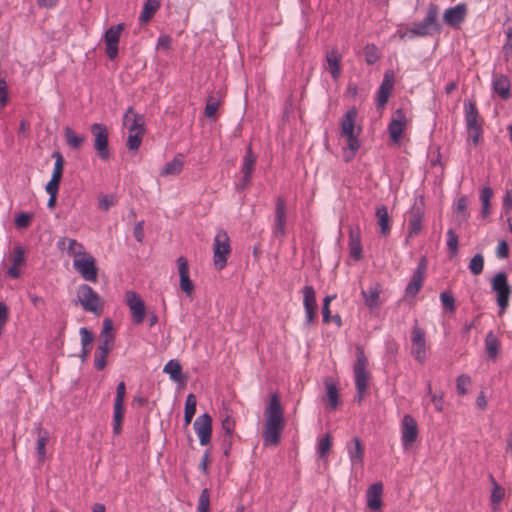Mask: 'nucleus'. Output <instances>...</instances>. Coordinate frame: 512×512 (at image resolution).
Returning <instances> with one entry per match:
<instances>
[{
  "mask_svg": "<svg viewBox=\"0 0 512 512\" xmlns=\"http://www.w3.org/2000/svg\"><path fill=\"white\" fill-rule=\"evenodd\" d=\"M264 416L263 445L265 447H276L280 443L285 427L284 410L277 394L271 395L269 404L265 408Z\"/></svg>",
  "mask_w": 512,
  "mask_h": 512,
  "instance_id": "1",
  "label": "nucleus"
},
{
  "mask_svg": "<svg viewBox=\"0 0 512 512\" xmlns=\"http://www.w3.org/2000/svg\"><path fill=\"white\" fill-rule=\"evenodd\" d=\"M357 116V109L353 107L349 109L340 120L341 135L346 138L348 148L351 152V155L346 157V161H349L355 156L361 145L359 140L361 128H356L355 126Z\"/></svg>",
  "mask_w": 512,
  "mask_h": 512,
  "instance_id": "2",
  "label": "nucleus"
},
{
  "mask_svg": "<svg viewBox=\"0 0 512 512\" xmlns=\"http://www.w3.org/2000/svg\"><path fill=\"white\" fill-rule=\"evenodd\" d=\"M439 7L435 3H430L427 8V14L424 19L413 24V26L406 32L410 38L413 37H424L439 33L441 31V25L438 21Z\"/></svg>",
  "mask_w": 512,
  "mask_h": 512,
  "instance_id": "3",
  "label": "nucleus"
},
{
  "mask_svg": "<svg viewBox=\"0 0 512 512\" xmlns=\"http://www.w3.org/2000/svg\"><path fill=\"white\" fill-rule=\"evenodd\" d=\"M368 360L362 346H356V361L353 366L355 378V388L357 391V401L362 402L367 393L370 374L367 371Z\"/></svg>",
  "mask_w": 512,
  "mask_h": 512,
  "instance_id": "4",
  "label": "nucleus"
},
{
  "mask_svg": "<svg viewBox=\"0 0 512 512\" xmlns=\"http://www.w3.org/2000/svg\"><path fill=\"white\" fill-rule=\"evenodd\" d=\"M77 301L82 308L99 316L103 312L104 303L99 294L87 284L79 285L77 289Z\"/></svg>",
  "mask_w": 512,
  "mask_h": 512,
  "instance_id": "5",
  "label": "nucleus"
},
{
  "mask_svg": "<svg viewBox=\"0 0 512 512\" xmlns=\"http://www.w3.org/2000/svg\"><path fill=\"white\" fill-rule=\"evenodd\" d=\"M231 253L230 239L226 231L219 230L214 238L213 262L217 270H222L227 264Z\"/></svg>",
  "mask_w": 512,
  "mask_h": 512,
  "instance_id": "6",
  "label": "nucleus"
},
{
  "mask_svg": "<svg viewBox=\"0 0 512 512\" xmlns=\"http://www.w3.org/2000/svg\"><path fill=\"white\" fill-rule=\"evenodd\" d=\"M90 132L94 137L93 146L101 160H108L111 156L109 149V133L106 125L94 123L90 126Z\"/></svg>",
  "mask_w": 512,
  "mask_h": 512,
  "instance_id": "7",
  "label": "nucleus"
},
{
  "mask_svg": "<svg viewBox=\"0 0 512 512\" xmlns=\"http://www.w3.org/2000/svg\"><path fill=\"white\" fill-rule=\"evenodd\" d=\"M425 214V203L423 197L415 200L408 212V238L417 236L422 230V221Z\"/></svg>",
  "mask_w": 512,
  "mask_h": 512,
  "instance_id": "8",
  "label": "nucleus"
},
{
  "mask_svg": "<svg viewBox=\"0 0 512 512\" xmlns=\"http://www.w3.org/2000/svg\"><path fill=\"white\" fill-rule=\"evenodd\" d=\"M411 355L421 364L427 358L425 331L418 326L417 321H415L411 330Z\"/></svg>",
  "mask_w": 512,
  "mask_h": 512,
  "instance_id": "9",
  "label": "nucleus"
},
{
  "mask_svg": "<svg viewBox=\"0 0 512 512\" xmlns=\"http://www.w3.org/2000/svg\"><path fill=\"white\" fill-rule=\"evenodd\" d=\"M126 395V385L123 381L119 382L116 387V396L113 407V433L118 435L122 430V423L124 419V401Z\"/></svg>",
  "mask_w": 512,
  "mask_h": 512,
  "instance_id": "10",
  "label": "nucleus"
},
{
  "mask_svg": "<svg viewBox=\"0 0 512 512\" xmlns=\"http://www.w3.org/2000/svg\"><path fill=\"white\" fill-rule=\"evenodd\" d=\"M73 267L84 280L91 282L97 281L98 268L96 266V260L91 254L88 253L80 258H74Z\"/></svg>",
  "mask_w": 512,
  "mask_h": 512,
  "instance_id": "11",
  "label": "nucleus"
},
{
  "mask_svg": "<svg viewBox=\"0 0 512 512\" xmlns=\"http://www.w3.org/2000/svg\"><path fill=\"white\" fill-rule=\"evenodd\" d=\"M418 425L410 414H405L401 422V442L404 449L410 448L418 438Z\"/></svg>",
  "mask_w": 512,
  "mask_h": 512,
  "instance_id": "12",
  "label": "nucleus"
},
{
  "mask_svg": "<svg viewBox=\"0 0 512 512\" xmlns=\"http://www.w3.org/2000/svg\"><path fill=\"white\" fill-rule=\"evenodd\" d=\"M123 30L124 23H119L108 28L104 34L105 52L110 60L115 59L118 55V45Z\"/></svg>",
  "mask_w": 512,
  "mask_h": 512,
  "instance_id": "13",
  "label": "nucleus"
},
{
  "mask_svg": "<svg viewBox=\"0 0 512 512\" xmlns=\"http://www.w3.org/2000/svg\"><path fill=\"white\" fill-rule=\"evenodd\" d=\"M427 270V260L422 257L417 265L416 270L413 272L410 282L405 288L406 296L415 297L424 284L425 274Z\"/></svg>",
  "mask_w": 512,
  "mask_h": 512,
  "instance_id": "14",
  "label": "nucleus"
},
{
  "mask_svg": "<svg viewBox=\"0 0 512 512\" xmlns=\"http://www.w3.org/2000/svg\"><path fill=\"white\" fill-rule=\"evenodd\" d=\"M195 433L199 437L202 446H206L211 441L212 435V418L208 413H204L196 418L193 423Z\"/></svg>",
  "mask_w": 512,
  "mask_h": 512,
  "instance_id": "15",
  "label": "nucleus"
},
{
  "mask_svg": "<svg viewBox=\"0 0 512 512\" xmlns=\"http://www.w3.org/2000/svg\"><path fill=\"white\" fill-rule=\"evenodd\" d=\"M406 124H407V119H406L405 113L403 112L402 109H397L394 112V114L388 124L389 137L393 143L400 142V140L402 138L403 131L406 127Z\"/></svg>",
  "mask_w": 512,
  "mask_h": 512,
  "instance_id": "16",
  "label": "nucleus"
},
{
  "mask_svg": "<svg viewBox=\"0 0 512 512\" xmlns=\"http://www.w3.org/2000/svg\"><path fill=\"white\" fill-rule=\"evenodd\" d=\"M126 303L130 309L133 322L141 324L145 317L146 307L144 301L134 291L126 292Z\"/></svg>",
  "mask_w": 512,
  "mask_h": 512,
  "instance_id": "17",
  "label": "nucleus"
},
{
  "mask_svg": "<svg viewBox=\"0 0 512 512\" xmlns=\"http://www.w3.org/2000/svg\"><path fill=\"white\" fill-rule=\"evenodd\" d=\"M303 305L305 309V323L311 325L317 315V303L315 290L311 285H306L302 289Z\"/></svg>",
  "mask_w": 512,
  "mask_h": 512,
  "instance_id": "18",
  "label": "nucleus"
},
{
  "mask_svg": "<svg viewBox=\"0 0 512 512\" xmlns=\"http://www.w3.org/2000/svg\"><path fill=\"white\" fill-rule=\"evenodd\" d=\"M287 210L286 201L278 197L275 202L274 236L283 237L286 234Z\"/></svg>",
  "mask_w": 512,
  "mask_h": 512,
  "instance_id": "19",
  "label": "nucleus"
},
{
  "mask_svg": "<svg viewBox=\"0 0 512 512\" xmlns=\"http://www.w3.org/2000/svg\"><path fill=\"white\" fill-rule=\"evenodd\" d=\"M466 15V4L459 3L456 6L445 10L443 14V21L452 28H459V26L464 22Z\"/></svg>",
  "mask_w": 512,
  "mask_h": 512,
  "instance_id": "20",
  "label": "nucleus"
},
{
  "mask_svg": "<svg viewBox=\"0 0 512 512\" xmlns=\"http://www.w3.org/2000/svg\"><path fill=\"white\" fill-rule=\"evenodd\" d=\"M257 156L253 153L251 146H249L246 150V153L243 157V163L241 167L242 179H241V187L246 188L250 185L253 172L255 170Z\"/></svg>",
  "mask_w": 512,
  "mask_h": 512,
  "instance_id": "21",
  "label": "nucleus"
},
{
  "mask_svg": "<svg viewBox=\"0 0 512 512\" xmlns=\"http://www.w3.org/2000/svg\"><path fill=\"white\" fill-rule=\"evenodd\" d=\"M177 264L180 276V288L187 296H190L194 290V284L189 277L188 261L185 257L180 256L177 259Z\"/></svg>",
  "mask_w": 512,
  "mask_h": 512,
  "instance_id": "22",
  "label": "nucleus"
},
{
  "mask_svg": "<svg viewBox=\"0 0 512 512\" xmlns=\"http://www.w3.org/2000/svg\"><path fill=\"white\" fill-rule=\"evenodd\" d=\"M123 124L128 128L129 132L144 133V117L134 111L133 107H128L124 116Z\"/></svg>",
  "mask_w": 512,
  "mask_h": 512,
  "instance_id": "23",
  "label": "nucleus"
},
{
  "mask_svg": "<svg viewBox=\"0 0 512 512\" xmlns=\"http://www.w3.org/2000/svg\"><path fill=\"white\" fill-rule=\"evenodd\" d=\"M383 485L381 482L372 484L367 490V506L373 510H380L382 507Z\"/></svg>",
  "mask_w": 512,
  "mask_h": 512,
  "instance_id": "24",
  "label": "nucleus"
},
{
  "mask_svg": "<svg viewBox=\"0 0 512 512\" xmlns=\"http://www.w3.org/2000/svg\"><path fill=\"white\" fill-rule=\"evenodd\" d=\"M464 112H465L466 129L482 126V124L480 122V115H479L478 109H477L474 101L465 100Z\"/></svg>",
  "mask_w": 512,
  "mask_h": 512,
  "instance_id": "25",
  "label": "nucleus"
},
{
  "mask_svg": "<svg viewBox=\"0 0 512 512\" xmlns=\"http://www.w3.org/2000/svg\"><path fill=\"white\" fill-rule=\"evenodd\" d=\"M349 248L350 255L355 260L362 257L361 231L358 226L349 229Z\"/></svg>",
  "mask_w": 512,
  "mask_h": 512,
  "instance_id": "26",
  "label": "nucleus"
},
{
  "mask_svg": "<svg viewBox=\"0 0 512 512\" xmlns=\"http://www.w3.org/2000/svg\"><path fill=\"white\" fill-rule=\"evenodd\" d=\"M341 59L342 55L339 53L337 48H332L326 52L328 70L334 80L338 79L341 74Z\"/></svg>",
  "mask_w": 512,
  "mask_h": 512,
  "instance_id": "27",
  "label": "nucleus"
},
{
  "mask_svg": "<svg viewBox=\"0 0 512 512\" xmlns=\"http://www.w3.org/2000/svg\"><path fill=\"white\" fill-rule=\"evenodd\" d=\"M492 87L493 91L498 94V96L503 99L507 100L510 98V81L509 79L500 74V75H494L493 81H492Z\"/></svg>",
  "mask_w": 512,
  "mask_h": 512,
  "instance_id": "28",
  "label": "nucleus"
},
{
  "mask_svg": "<svg viewBox=\"0 0 512 512\" xmlns=\"http://www.w3.org/2000/svg\"><path fill=\"white\" fill-rule=\"evenodd\" d=\"M66 243H68L66 249L70 256L80 258L84 256V254H87L84 246L75 239H68L64 237L58 241L57 245L59 248H64Z\"/></svg>",
  "mask_w": 512,
  "mask_h": 512,
  "instance_id": "29",
  "label": "nucleus"
},
{
  "mask_svg": "<svg viewBox=\"0 0 512 512\" xmlns=\"http://www.w3.org/2000/svg\"><path fill=\"white\" fill-rule=\"evenodd\" d=\"M375 216L377 218V224L380 227V233L383 236H387L391 231L390 217L388 214L387 207L384 205L379 206L376 209Z\"/></svg>",
  "mask_w": 512,
  "mask_h": 512,
  "instance_id": "30",
  "label": "nucleus"
},
{
  "mask_svg": "<svg viewBox=\"0 0 512 512\" xmlns=\"http://www.w3.org/2000/svg\"><path fill=\"white\" fill-rule=\"evenodd\" d=\"M381 286L378 283L371 285L368 290H362V296L365 305L369 308H374L379 304Z\"/></svg>",
  "mask_w": 512,
  "mask_h": 512,
  "instance_id": "31",
  "label": "nucleus"
},
{
  "mask_svg": "<svg viewBox=\"0 0 512 512\" xmlns=\"http://www.w3.org/2000/svg\"><path fill=\"white\" fill-rule=\"evenodd\" d=\"M353 447L348 448L349 458L352 466L363 464L364 449L359 438L355 437L352 440Z\"/></svg>",
  "mask_w": 512,
  "mask_h": 512,
  "instance_id": "32",
  "label": "nucleus"
},
{
  "mask_svg": "<svg viewBox=\"0 0 512 512\" xmlns=\"http://www.w3.org/2000/svg\"><path fill=\"white\" fill-rule=\"evenodd\" d=\"M182 155L179 154L170 162H168L160 172L161 176H176L183 169Z\"/></svg>",
  "mask_w": 512,
  "mask_h": 512,
  "instance_id": "33",
  "label": "nucleus"
},
{
  "mask_svg": "<svg viewBox=\"0 0 512 512\" xmlns=\"http://www.w3.org/2000/svg\"><path fill=\"white\" fill-rule=\"evenodd\" d=\"M326 397L331 410H335L339 405V392L336 384L331 380L325 381Z\"/></svg>",
  "mask_w": 512,
  "mask_h": 512,
  "instance_id": "34",
  "label": "nucleus"
},
{
  "mask_svg": "<svg viewBox=\"0 0 512 512\" xmlns=\"http://www.w3.org/2000/svg\"><path fill=\"white\" fill-rule=\"evenodd\" d=\"M37 431H38V439L36 442V452H37L38 460L40 462H43L46 457L45 447L49 440V433L45 430H42V428L40 426L37 427Z\"/></svg>",
  "mask_w": 512,
  "mask_h": 512,
  "instance_id": "35",
  "label": "nucleus"
},
{
  "mask_svg": "<svg viewBox=\"0 0 512 512\" xmlns=\"http://www.w3.org/2000/svg\"><path fill=\"white\" fill-rule=\"evenodd\" d=\"M160 7V0H146L139 17L140 22L147 23Z\"/></svg>",
  "mask_w": 512,
  "mask_h": 512,
  "instance_id": "36",
  "label": "nucleus"
},
{
  "mask_svg": "<svg viewBox=\"0 0 512 512\" xmlns=\"http://www.w3.org/2000/svg\"><path fill=\"white\" fill-rule=\"evenodd\" d=\"M64 136L67 145L74 150L80 149L85 141L83 136L77 135L74 130L68 126L64 130Z\"/></svg>",
  "mask_w": 512,
  "mask_h": 512,
  "instance_id": "37",
  "label": "nucleus"
},
{
  "mask_svg": "<svg viewBox=\"0 0 512 512\" xmlns=\"http://www.w3.org/2000/svg\"><path fill=\"white\" fill-rule=\"evenodd\" d=\"M499 348L500 342L496 335L492 331L488 332L485 337V349L489 358L494 359L499 352Z\"/></svg>",
  "mask_w": 512,
  "mask_h": 512,
  "instance_id": "38",
  "label": "nucleus"
},
{
  "mask_svg": "<svg viewBox=\"0 0 512 512\" xmlns=\"http://www.w3.org/2000/svg\"><path fill=\"white\" fill-rule=\"evenodd\" d=\"M163 372L169 374L171 380L180 382L182 380V367L178 360L172 359L166 363Z\"/></svg>",
  "mask_w": 512,
  "mask_h": 512,
  "instance_id": "39",
  "label": "nucleus"
},
{
  "mask_svg": "<svg viewBox=\"0 0 512 512\" xmlns=\"http://www.w3.org/2000/svg\"><path fill=\"white\" fill-rule=\"evenodd\" d=\"M196 405H197L196 396L192 393L188 394V396L186 397L185 408H184V423L186 426L191 423L192 418L196 413Z\"/></svg>",
  "mask_w": 512,
  "mask_h": 512,
  "instance_id": "40",
  "label": "nucleus"
},
{
  "mask_svg": "<svg viewBox=\"0 0 512 512\" xmlns=\"http://www.w3.org/2000/svg\"><path fill=\"white\" fill-rule=\"evenodd\" d=\"M470 214L467 209V198L462 196L458 199L456 204V221L458 225H461L462 222H466L469 218Z\"/></svg>",
  "mask_w": 512,
  "mask_h": 512,
  "instance_id": "41",
  "label": "nucleus"
},
{
  "mask_svg": "<svg viewBox=\"0 0 512 512\" xmlns=\"http://www.w3.org/2000/svg\"><path fill=\"white\" fill-rule=\"evenodd\" d=\"M490 478V481L492 483V486H493V489H492V492H491V503L493 505H498L504 498L505 496V490L502 486H500L495 478L493 477V475H490L489 476Z\"/></svg>",
  "mask_w": 512,
  "mask_h": 512,
  "instance_id": "42",
  "label": "nucleus"
},
{
  "mask_svg": "<svg viewBox=\"0 0 512 512\" xmlns=\"http://www.w3.org/2000/svg\"><path fill=\"white\" fill-rule=\"evenodd\" d=\"M446 244H447L450 255L456 256L458 254L459 238L453 229H449L447 231Z\"/></svg>",
  "mask_w": 512,
  "mask_h": 512,
  "instance_id": "43",
  "label": "nucleus"
},
{
  "mask_svg": "<svg viewBox=\"0 0 512 512\" xmlns=\"http://www.w3.org/2000/svg\"><path fill=\"white\" fill-rule=\"evenodd\" d=\"M492 289L497 292L509 288L510 285L507 281V275L504 272H498L492 279Z\"/></svg>",
  "mask_w": 512,
  "mask_h": 512,
  "instance_id": "44",
  "label": "nucleus"
},
{
  "mask_svg": "<svg viewBox=\"0 0 512 512\" xmlns=\"http://www.w3.org/2000/svg\"><path fill=\"white\" fill-rule=\"evenodd\" d=\"M484 268V257L482 254L474 255L469 263V270L473 275H479Z\"/></svg>",
  "mask_w": 512,
  "mask_h": 512,
  "instance_id": "45",
  "label": "nucleus"
},
{
  "mask_svg": "<svg viewBox=\"0 0 512 512\" xmlns=\"http://www.w3.org/2000/svg\"><path fill=\"white\" fill-rule=\"evenodd\" d=\"M100 340L114 343L113 322L109 318H106L103 321V328L100 333Z\"/></svg>",
  "mask_w": 512,
  "mask_h": 512,
  "instance_id": "46",
  "label": "nucleus"
},
{
  "mask_svg": "<svg viewBox=\"0 0 512 512\" xmlns=\"http://www.w3.org/2000/svg\"><path fill=\"white\" fill-rule=\"evenodd\" d=\"M365 61L368 65H373L379 59L378 49L374 44H367L364 48Z\"/></svg>",
  "mask_w": 512,
  "mask_h": 512,
  "instance_id": "47",
  "label": "nucleus"
},
{
  "mask_svg": "<svg viewBox=\"0 0 512 512\" xmlns=\"http://www.w3.org/2000/svg\"><path fill=\"white\" fill-rule=\"evenodd\" d=\"M55 158L54 169L52 173V177L57 179H62L63 168H64V158L60 152H54L52 155Z\"/></svg>",
  "mask_w": 512,
  "mask_h": 512,
  "instance_id": "48",
  "label": "nucleus"
},
{
  "mask_svg": "<svg viewBox=\"0 0 512 512\" xmlns=\"http://www.w3.org/2000/svg\"><path fill=\"white\" fill-rule=\"evenodd\" d=\"M33 219V214L28 212H21L15 217V225L18 229H27Z\"/></svg>",
  "mask_w": 512,
  "mask_h": 512,
  "instance_id": "49",
  "label": "nucleus"
},
{
  "mask_svg": "<svg viewBox=\"0 0 512 512\" xmlns=\"http://www.w3.org/2000/svg\"><path fill=\"white\" fill-rule=\"evenodd\" d=\"M144 133H139V132H129V136H128V139H127V148L130 150V151H136L138 150V148L140 147L141 143H142V137H143Z\"/></svg>",
  "mask_w": 512,
  "mask_h": 512,
  "instance_id": "50",
  "label": "nucleus"
},
{
  "mask_svg": "<svg viewBox=\"0 0 512 512\" xmlns=\"http://www.w3.org/2000/svg\"><path fill=\"white\" fill-rule=\"evenodd\" d=\"M511 292H512L511 287L506 288L504 290H499L496 292L497 304H498L499 308L501 309V311H504L508 307Z\"/></svg>",
  "mask_w": 512,
  "mask_h": 512,
  "instance_id": "51",
  "label": "nucleus"
},
{
  "mask_svg": "<svg viewBox=\"0 0 512 512\" xmlns=\"http://www.w3.org/2000/svg\"><path fill=\"white\" fill-rule=\"evenodd\" d=\"M210 493L207 488L203 489L198 500L197 512H209Z\"/></svg>",
  "mask_w": 512,
  "mask_h": 512,
  "instance_id": "52",
  "label": "nucleus"
},
{
  "mask_svg": "<svg viewBox=\"0 0 512 512\" xmlns=\"http://www.w3.org/2000/svg\"><path fill=\"white\" fill-rule=\"evenodd\" d=\"M331 437L329 434L325 435V437H323L319 443H318V448H317V452H318V455L320 458H324L328 455V453L330 452L331 450Z\"/></svg>",
  "mask_w": 512,
  "mask_h": 512,
  "instance_id": "53",
  "label": "nucleus"
},
{
  "mask_svg": "<svg viewBox=\"0 0 512 512\" xmlns=\"http://www.w3.org/2000/svg\"><path fill=\"white\" fill-rule=\"evenodd\" d=\"M220 102L214 96H209L205 106V115L208 118H213L219 108Z\"/></svg>",
  "mask_w": 512,
  "mask_h": 512,
  "instance_id": "54",
  "label": "nucleus"
},
{
  "mask_svg": "<svg viewBox=\"0 0 512 512\" xmlns=\"http://www.w3.org/2000/svg\"><path fill=\"white\" fill-rule=\"evenodd\" d=\"M456 388H457V392L460 394V395H465L467 394L468 392V387L470 386L471 384V378L466 375V374H462L460 375L457 380H456Z\"/></svg>",
  "mask_w": 512,
  "mask_h": 512,
  "instance_id": "55",
  "label": "nucleus"
},
{
  "mask_svg": "<svg viewBox=\"0 0 512 512\" xmlns=\"http://www.w3.org/2000/svg\"><path fill=\"white\" fill-rule=\"evenodd\" d=\"M108 352H105V350H97L94 354V366L97 370L101 371L106 367V358L108 356Z\"/></svg>",
  "mask_w": 512,
  "mask_h": 512,
  "instance_id": "56",
  "label": "nucleus"
},
{
  "mask_svg": "<svg viewBox=\"0 0 512 512\" xmlns=\"http://www.w3.org/2000/svg\"><path fill=\"white\" fill-rule=\"evenodd\" d=\"M440 300L443 306L450 312H453L455 310V300L452 294H450L449 292H442L440 294Z\"/></svg>",
  "mask_w": 512,
  "mask_h": 512,
  "instance_id": "57",
  "label": "nucleus"
},
{
  "mask_svg": "<svg viewBox=\"0 0 512 512\" xmlns=\"http://www.w3.org/2000/svg\"><path fill=\"white\" fill-rule=\"evenodd\" d=\"M222 430L224 431V436H233L235 421L231 416H226L222 420Z\"/></svg>",
  "mask_w": 512,
  "mask_h": 512,
  "instance_id": "58",
  "label": "nucleus"
},
{
  "mask_svg": "<svg viewBox=\"0 0 512 512\" xmlns=\"http://www.w3.org/2000/svg\"><path fill=\"white\" fill-rule=\"evenodd\" d=\"M394 87V73L393 71H387L384 74L383 81L380 85V88L383 90H387L391 93Z\"/></svg>",
  "mask_w": 512,
  "mask_h": 512,
  "instance_id": "59",
  "label": "nucleus"
},
{
  "mask_svg": "<svg viewBox=\"0 0 512 512\" xmlns=\"http://www.w3.org/2000/svg\"><path fill=\"white\" fill-rule=\"evenodd\" d=\"M427 389H428V394L431 396V401L433 402L435 409L438 412H441L443 410V395L442 394H440V395L433 394L430 383H428Z\"/></svg>",
  "mask_w": 512,
  "mask_h": 512,
  "instance_id": "60",
  "label": "nucleus"
},
{
  "mask_svg": "<svg viewBox=\"0 0 512 512\" xmlns=\"http://www.w3.org/2000/svg\"><path fill=\"white\" fill-rule=\"evenodd\" d=\"M79 334L81 337L82 346H84V348L89 347L94 339L93 334L86 327L80 328Z\"/></svg>",
  "mask_w": 512,
  "mask_h": 512,
  "instance_id": "61",
  "label": "nucleus"
},
{
  "mask_svg": "<svg viewBox=\"0 0 512 512\" xmlns=\"http://www.w3.org/2000/svg\"><path fill=\"white\" fill-rule=\"evenodd\" d=\"M483 133L482 126L467 129L468 139L472 141L473 145L476 146Z\"/></svg>",
  "mask_w": 512,
  "mask_h": 512,
  "instance_id": "62",
  "label": "nucleus"
},
{
  "mask_svg": "<svg viewBox=\"0 0 512 512\" xmlns=\"http://www.w3.org/2000/svg\"><path fill=\"white\" fill-rule=\"evenodd\" d=\"M24 260V249L21 246H16L13 251L12 264L19 266Z\"/></svg>",
  "mask_w": 512,
  "mask_h": 512,
  "instance_id": "63",
  "label": "nucleus"
},
{
  "mask_svg": "<svg viewBox=\"0 0 512 512\" xmlns=\"http://www.w3.org/2000/svg\"><path fill=\"white\" fill-rule=\"evenodd\" d=\"M61 179H57L54 177H51L50 181L47 183L45 189L46 192L49 195H58L59 185H60Z\"/></svg>",
  "mask_w": 512,
  "mask_h": 512,
  "instance_id": "64",
  "label": "nucleus"
}]
</instances>
